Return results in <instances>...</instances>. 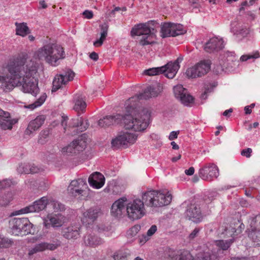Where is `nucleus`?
Here are the masks:
<instances>
[{"label":"nucleus","instance_id":"8","mask_svg":"<svg viewBox=\"0 0 260 260\" xmlns=\"http://www.w3.org/2000/svg\"><path fill=\"white\" fill-rule=\"evenodd\" d=\"M11 232L15 235L31 233L32 224L26 218H14L9 221Z\"/></svg>","mask_w":260,"mask_h":260},{"label":"nucleus","instance_id":"3","mask_svg":"<svg viewBox=\"0 0 260 260\" xmlns=\"http://www.w3.org/2000/svg\"><path fill=\"white\" fill-rule=\"evenodd\" d=\"M158 27L159 23L154 20L139 23L132 28L131 35L132 37L136 36L139 37L138 43L141 46L152 45L155 42L152 39L155 36L156 28Z\"/></svg>","mask_w":260,"mask_h":260},{"label":"nucleus","instance_id":"28","mask_svg":"<svg viewBox=\"0 0 260 260\" xmlns=\"http://www.w3.org/2000/svg\"><path fill=\"white\" fill-rule=\"evenodd\" d=\"M80 228L78 225H72L64 228L62 232L63 237L67 239H77L79 237Z\"/></svg>","mask_w":260,"mask_h":260},{"label":"nucleus","instance_id":"64","mask_svg":"<svg viewBox=\"0 0 260 260\" xmlns=\"http://www.w3.org/2000/svg\"><path fill=\"white\" fill-rule=\"evenodd\" d=\"M178 133L176 132L173 131L172 132L169 137V138L170 140H173L177 138Z\"/></svg>","mask_w":260,"mask_h":260},{"label":"nucleus","instance_id":"12","mask_svg":"<svg viewBox=\"0 0 260 260\" xmlns=\"http://www.w3.org/2000/svg\"><path fill=\"white\" fill-rule=\"evenodd\" d=\"M186 32L183 26L180 24L171 22L161 23L160 28V36L164 38L169 37H176Z\"/></svg>","mask_w":260,"mask_h":260},{"label":"nucleus","instance_id":"27","mask_svg":"<svg viewBox=\"0 0 260 260\" xmlns=\"http://www.w3.org/2000/svg\"><path fill=\"white\" fill-rule=\"evenodd\" d=\"M234 242V238L226 240H219L215 241L214 242L215 246H216L217 248L216 251V254H219L220 257L222 256L223 251L228 250Z\"/></svg>","mask_w":260,"mask_h":260},{"label":"nucleus","instance_id":"26","mask_svg":"<svg viewBox=\"0 0 260 260\" xmlns=\"http://www.w3.org/2000/svg\"><path fill=\"white\" fill-rule=\"evenodd\" d=\"M15 119H11L9 113L5 112L3 116L0 117V127L3 129H11L12 126L17 123Z\"/></svg>","mask_w":260,"mask_h":260},{"label":"nucleus","instance_id":"32","mask_svg":"<svg viewBox=\"0 0 260 260\" xmlns=\"http://www.w3.org/2000/svg\"><path fill=\"white\" fill-rule=\"evenodd\" d=\"M18 170L19 171H21L22 173L25 174L38 173L43 171V169L39 168L34 165H21L19 166Z\"/></svg>","mask_w":260,"mask_h":260},{"label":"nucleus","instance_id":"48","mask_svg":"<svg viewBox=\"0 0 260 260\" xmlns=\"http://www.w3.org/2000/svg\"><path fill=\"white\" fill-rule=\"evenodd\" d=\"M235 54L234 52L226 51L223 54V57L226 58L228 61H233L235 59Z\"/></svg>","mask_w":260,"mask_h":260},{"label":"nucleus","instance_id":"52","mask_svg":"<svg viewBox=\"0 0 260 260\" xmlns=\"http://www.w3.org/2000/svg\"><path fill=\"white\" fill-rule=\"evenodd\" d=\"M252 152V149L250 148H248L247 149H243L241 151V154L242 156H246L247 158H249L251 156Z\"/></svg>","mask_w":260,"mask_h":260},{"label":"nucleus","instance_id":"7","mask_svg":"<svg viewBox=\"0 0 260 260\" xmlns=\"http://www.w3.org/2000/svg\"><path fill=\"white\" fill-rule=\"evenodd\" d=\"M183 60L182 57H179L174 62L170 61L160 67L152 68L144 71L145 74L148 76H154L164 74L169 79L173 78L180 68L179 63Z\"/></svg>","mask_w":260,"mask_h":260},{"label":"nucleus","instance_id":"37","mask_svg":"<svg viewBox=\"0 0 260 260\" xmlns=\"http://www.w3.org/2000/svg\"><path fill=\"white\" fill-rule=\"evenodd\" d=\"M13 194L11 192H8L0 196V208L6 207L12 201Z\"/></svg>","mask_w":260,"mask_h":260},{"label":"nucleus","instance_id":"61","mask_svg":"<svg viewBox=\"0 0 260 260\" xmlns=\"http://www.w3.org/2000/svg\"><path fill=\"white\" fill-rule=\"evenodd\" d=\"M239 228H240V229H239H239H235V228H232V232H233V233H236V234H239V233H241V231H242V230H243V229H244V225L243 224L241 223V224L239 225Z\"/></svg>","mask_w":260,"mask_h":260},{"label":"nucleus","instance_id":"39","mask_svg":"<svg viewBox=\"0 0 260 260\" xmlns=\"http://www.w3.org/2000/svg\"><path fill=\"white\" fill-rule=\"evenodd\" d=\"M60 241L58 240L53 241L52 243H48L45 242L41 243V244L43 245L42 246L43 250H45L46 249H49L50 250H55L60 245Z\"/></svg>","mask_w":260,"mask_h":260},{"label":"nucleus","instance_id":"47","mask_svg":"<svg viewBox=\"0 0 260 260\" xmlns=\"http://www.w3.org/2000/svg\"><path fill=\"white\" fill-rule=\"evenodd\" d=\"M43 245L41 244V243L35 245L34 248H32L29 250L28 255H31L38 252L43 251L42 248Z\"/></svg>","mask_w":260,"mask_h":260},{"label":"nucleus","instance_id":"20","mask_svg":"<svg viewBox=\"0 0 260 260\" xmlns=\"http://www.w3.org/2000/svg\"><path fill=\"white\" fill-rule=\"evenodd\" d=\"M224 47L222 39L216 37L210 39L204 45L205 51L208 53H215L220 50Z\"/></svg>","mask_w":260,"mask_h":260},{"label":"nucleus","instance_id":"49","mask_svg":"<svg viewBox=\"0 0 260 260\" xmlns=\"http://www.w3.org/2000/svg\"><path fill=\"white\" fill-rule=\"evenodd\" d=\"M259 57L258 52L255 53L253 55H243L240 57V60L242 61H245L250 58H257Z\"/></svg>","mask_w":260,"mask_h":260},{"label":"nucleus","instance_id":"43","mask_svg":"<svg viewBox=\"0 0 260 260\" xmlns=\"http://www.w3.org/2000/svg\"><path fill=\"white\" fill-rule=\"evenodd\" d=\"M251 219L250 226L252 227L253 229L260 231V214L252 217Z\"/></svg>","mask_w":260,"mask_h":260},{"label":"nucleus","instance_id":"17","mask_svg":"<svg viewBox=\"0 0 260 260\" xmlns=\"http://www.w3.org/2000/svg\"><path fill=\"white\" fill-rule=\"evenodd\" d=\"M174 95L182 104L185 106H189L193 102V98L188 93L187 90L184 88L182 85H177L173 88Z\"/></svg>","mask_w":260,"mask_h":260},{"label":"nucleus","instance_id":"1","mask_svg":"<svg viewBox=\"0 0 260 260\" xmlns=\"http://www.w3.org/2000/svg\"><path fill=\"white\" fill-rule=\"evenodd\" d=\"M17 65L18 70L16 71V75H18L17 76L19 83L15 85V87H21L23 92L36 96L39 92L38 80L36 78L38 63L31 59L17 57Z\"/></svg>","mask_w":260,"mask_h":260},{"label":"nucleus","instance_id":"62","mask_svg":"<svg viewBox=\"0 0 260 260\" xmlns=\"http://www.w3.org/2000/svg\"><path fill=\"white\" fill-rule=\"evenodd\" d=\"M89 57L90 59H91L92 60H94V61H96L98 60V58H99V55L98 53H96V52H91L90 55H89Z\"/></svg>","mask_w":260,"mask_h":260},{"label":"nucleus","instance_id":"36","mask_svg":"<svg viewBox=\"0 0 260 260\" xmlns=\"http://www.w3.org/2000/svg\"><path fill=\"white\" fill-rule=\"evenodd\" d=\"M47 218L49 221L48 224H51L53 227H60L63 223L60 215H48Z\"/></svg>","mask_w":260,"mask_h":260},{"label":"nucleus","instance_id":"15","mask_svg":"<svg viewBox=\"0 0 260 260\" xmlns=\"http://www.w3.org/2000/svg\"><path fill=\"white\" fill-rule=\"evenodd\" d=\"M199 176L204 180L211 181L219 176V170L214 164L205 165L199 171Z\"/></svg>","mask_w":260,"mask_h":260},{"label":"nucleus","instance_id":"41","mask_svg":"<svg viewBox=\"0 0 260 260\" xmlns=\"http://www.w3.org/2000/svg\"><path fill=\"white\" fill-rule=\"evenodd\" d=\"M186 76L189 78H194L200 77L196 66L188 68L186 71Z\"/></svg>","mask_w":260,"mask_h":260},{"label":"nucleus","instance_id":"21","mask_svg":"<svg viewBox=\"0 0 260 260\" xmlns=\"http://www.w3.org/2000/svg\"><path fill=\"white\" fill-rule=\"evenodd\" d=\"M126 198H122L115 201L111 207V214L116 218L120 217L125 212V202Z\"/></svg>","mask_w":260,"mask_h":260},{"label":"nucleus","instance_id":"6","mask_svg":"<svg viewBox=\"0 0 260 260\" xmlns=\"http://www.w3.org/2000/svg\"><path fill=\"white\" fill-rule=\"evenodd\" d=\"M145 204L148 207H162L169 205L171 200L170 194L164 193L156 190H150L144 193L142 197Z\"/></svg>","mask_w":260,"mask_h":260},{"label":"nucleus","instance_id":"40","mask_svg":"<svg viewBox=\"0 0 260 260\" xmlns=\"http://www.w3.org/2000/svg\"><path fill=\"white\" fill-rule=\"evenodd\" d=\"M55 212L62 211L65 210V206L58 201L52 200L50 202Z\"/></svg>","mask_w":260,"mask_h":260},{"label":"nucleus","instance_id":"5","mask_svg":"<svg viewBox=\"0 0 260 260\" xmlns=\"http://www.w3.org/2000/svg\"><path fill=\"white\" fill-rule=\"evenodd\" d=\"M17 58L11 60L7 65V70L10 74V78L5 76L0 75V90L5 92H9L13 89L15 85L19 83L18 75H16V71L18 70L17 65Z\"/></svg>","mask_w":260,"mask_h":260},{"label":"nucleus","instance_id":"18","mask_svg":"<svg viewBox=\"0 0 260 260\" xmlns=\"http://www.w3.org/2000/svg\"><path fill=\"white\" fill-rule=\"evenodd\" d=\"M185 216L186 218L195 223H199L203 219L200 208L196 204H190L187 206Z\"/></svg>","mask_w":260,"mask_h":260},{"label":"nucleus","instance_id":"42","mask_svg":"<svg viewBox=\"0 0 260 260\" xmlns=\"http://www.w3.org/2000/svg\"><path fill=\"white\" fill-rule=\"evenodd\" d=\"M141 229L140 225L137 224L135 225L131 229H129L127 233V237L128 238H131L137 236V234Z\"/></svg>","mask_w":260,"mask_h":260},{"label":"nucleus","instance_id":"23","mask_svg":"<svg viewBox=\"0 0 260 260\" xmlns=\"http://www.w3.org/2000/svg\"><path fill=\"white\" fill-rule=\"evenodd\" d=\"M105 181L104 176L98 172L92 174L88 178L89 185L97 189L101 188L104 185Z\"/></svg>","mask_w":260,"mask_h":260},{"label":"nucleus","instance_id":"44","mask_svg":"<svg viewBox=\"0 0 260 260\" xmlns=\"http://www.w3.org/2000/svg\"><path fill=\"white\" fill-rule=\"evenodd\" d=\"M50 134V133L49 129L41 131L40 134L38 142L42 144H44L46 142V139L48 138Z\"/></svg>","mask_w":260,"mask_h":260},{"label":"nucleus","instance_id":"50","mask_svg":"<svg viewBox=\"0 0 260 260\" xmlns=\"http://www.w3.org/2000/svg\"><path fill=\"white\" fill-rule=\"evenodd\" d=\"M201 231V228L197 227L188 236L189 240H193L195 238L198 236L199 233Z\"/></svg>","mask_w":260,"mask_h":260},{"label":"nucleus","instance_id":"59","mask_svg":"<svg viewBox=\"0 0 260 260\" xmlns=\"http://www.w3.org/2000/svg\"><path fill=\"white\" fill-rule=\"evenodd\" d=\"M248 32V30L246 28H243L237 31V35H241L243 37H245Z\"/></svg>","mask_w":260,"mask_h":260},{"label":"nucleus","instance_id":"16","mask_svg":"<svg viewBox=\"0 0 260 260\" xmlns=\"http://www.w3.org/2000/svg\"><path fill=\"white\" fill-rule=\"evenodd\" d=\"M88 186L85 179L80 178L71 181L68 186V191L74 197L83 196Z\"/></svg>","mask_w":260,"mask_h":260},{"label":"nucleus","instance_id":"14","mask_svg":"<svg viewBox=\"0 0 260 260\" xmlns=\"http://www.w3.org/2000/svg\"><path fill=\"white\" fill-rule=\"evenodd\" d=\"M74 76L75 73L70 69H67L61 74L56 75L53 81L52 92H55L68 82L72 80Z\"/></svg>","mask_w":260,"mask_h":260},{"label":"nucleus","instance_id":"51","mask_svg":"<svg viewBox=\"0 0 260 260\" xmlns=\"http://www.w3.org/2000/svg\"><path fill=\"white\" fill-rule=\"evenodd\" d=\"M101 29V35L102 36V38H106L107 36V32L108 29V25L106 23L100 25Z\"/></svg>","mask_w":260,"mask_h":260},{"label":"nucleus","instance_id":"31","mask_svg":"<svg viewBox=\"0 0 260 260\" xmlns=\"http://www.w3.org/2000/svg\"><path fill=\"white\" fill-rule=\"evenodd\" d=\"M15 25L16 26L15 31L16 35L24 37L30 33V29L27 26L26 23H18L16 22Z\"/></svg>","mask_w":260,"mask_h":260},{"label":"nucleus","instance_id":"29","mask_svg":"<svg viewBox=\"0 0 260 260\" xmlns=\"http://www.w3.org/2000/svg\"><path fill=\"white\" fill-rule=\"evenodd\" d=\"M89 125L87 120H84L82 117L72 119L69 122V126L78 127L80 132H83L87 129Z\"/></svg>","mask_w":260,"mask_h":260},{"label":"nucleus","instance_id":"22","mask_svg":"<svg viewBox=\"0 0 260 260\" xmlns=\"http://www.w3.org/2000/svg\"><path fill=\"white\" fill-rule=\"evenodd\" d=\"M161 92V87L159 85L148 86L142 93L138 95L139 100H147L152 97L157 96Z\"/></svg>","mask_w":260,"mask_h":260},{"label":"nucleus","instance_id":"57","mask_svg":"<svg viewBox=\"0 0 260 260\" xmlns=\"http://www.w3.org/2000/svg\"><path fill=\"white\" fill-rule=\"evenodd\" d=\"M68 117L65 116H62L61 117V124L63 127V129L64 130V132L67 130V120H68Z\"/></svg>","mask_w":260,"mask_h":260},{"label":"nucleus","instance_id":"13","mask_svg":"<svg viewBox=\"0 0 260 260\" xmlns=\"http://www.w3.org/2000/svg\"><path fill=\"white\" fill-rule=\"evenodd\" d=\"M48 203L47 198L43 197L34 202L32 204L15 211L13 215H16L28 213L39 212L45 209Z\"/></svg>","mask_w":260,"mask_h":260},{"label":"nucleus","instance_id":"4","mask_svg":"<svg viewBox=\"0 0 260 260\" xmlns=\"http://www.w3.org/2000/svg\"><path fill=\"white\" fill-rule=\"evenodd\" d=\"M63 48L57 44H48L39 49L34 54V58L46 61L51 66H56L58 61L65 57Z\"/></svg>","mask_w":260,"mask_h":260},{"label":"nucleus","instance_id":"53","mask_svg":"<svg viewBox=\"0 0 260 260\" xmlns=\"http://www.w3.org/2000/svg\"><path fill=\"white\" fill-rule=\"evenodd\" d=\"M210 86H211L210 88L207 87V88H205V90L204 92L201 94V98L202 99H203V100L206 99L207 98V93L211 92L212 89L213 87H215L216 85H215L214 86L210 85Z\"/></svg>","mask_w":260,"mask_h":260},{"label":"nucleus","instance_id":"35","mask_svg":"<svg viewBox=\"0 0 260 260\" xmlns=\"http://www.w3.org/2000/svg\"><path fill=\"white\" fill-rule=\"evenodd\" d=\"M248 237L256 245L260 244V231L253 229L252 227L250 226L248 229Z\"/></svg>","mask_w":260,"mask_h":260},{"label":"nucleus","instance_id":"33","mask_svg":"<svg viewBox=\"0 0 260 260\" xmlns=\"http://www.w3.org/2000/svg\"><path fill=\"white\" fill-rule=\"evenodd\" d=\"M84 243L86 246H95L102 243L101 239L91 234L87 235L84 237Z\"/></svg>","mask_w":260,"mask_h":260},{"label":"nucleus","instance_id":"46","mask_svg":"<svg viewBox=\"0 0 260 260\" xmlns=\"http://www.w3.org/2000/svg\"><path fill=\"white\" fill-rule=\"evenodd\" d=\"M178 260H193V256L187 250L181 252Z\"/></svg>","mask_w":260,"mask_h":260},{"label":"nucleus","instance_id":"58","mask_svg":"<svg viewBox=\"0 0 260 260\" xmlns=\"http://www.w3.org/2000/svg\"><path fill=\"white\" fill-rule=\"evenodd\" d=\"M83 15L87 19H91L93 17V13L91 11L85 10L83 12Z\"/></svg>","mask_w":260,"mask_h":260},{"label":"nucleus","instance_id":"45","mask_svg":"<svg viewBox=\"0 0 260 260\" xmlns=\"http://www.w3.org/2000/svg\"><path fill=\"white\" fill-rule=\"evenodd\" d=\"M15 184V182L12 181L11 180L7 179H4L2 181H0V190L11 187V185H14Z\"/></svg>","mask_w":260,"mask_h":260},{"label":"nucleus","instance_id":"56","mask_svg":"<svg viewBox=\"0 0 260 260\" xmlns=\"http://www.w3.org/2000/svg\"><path fill=\"white\" fill-rule=\"evenodd\" d=\"M105 39L106 38H102V36L101 35L100 38L98 39L93 43V45L95 47H99L102 46Z\"/></svg>","mask_w":260,"mask_h":260},{"label":"nucleus","instance_id":"25","mask_svg":"<svg viewBox=\"0 0 260 260\" xmlns=\"http://www.w3.org/2000/svg\"><path fill=\"white\" fill-rule=\"evenodd\" d=\"M45 117L44 115H39L34 120L30 121L25 130L26 135H30L34 131L38 130L44 123Z\"/></svg>","mask_w":260,"mask_h":260},{"label":"nucleus","instance_id":"60","mask_svg":"<svg viewBox=\"0 0 260 260\" xmlns=\"http://www.w3.org/2000/svg\"><path fill=\"white\" fill-rule=\"evenodd\" d=\"M226 65L225 63L223 64V66H221V64L220 66L217 65L216 67L214 68L215 72L217 73H219L222 72L224 70V67H226Z\"/></svg>","mask_w":260,"mask_h":260},{"label":"nucleus","instance_id":"11","mask_svg":"<svg viewBox=\"0 0 260 260\" xmlns=\"http://www.w3.org/2000/svg\"><path fill=\"white\" fill-rule=\"evenodd\" d=\"M87 142L85 140V134L73 140L68 146L63 147L61 152L63 155H72L82 151L85 149Z\"/></svg>","mask_w":260,"mask_h":260},{"label":"nucleus","instance_id":"10","mask_svg":"<svg viewBox=\"0 0 260 260\" xmlns=\"http://www.w3.org/2000/svg\"><path fill=\"white\" fill-rule=\"evenodd\" d=\"M137 139V135L127 131L121 132L111 141L112 148L119 149L121 147L126 148L128 145L134 144Z\"/></svg>","mask_w":260,"mask_h":260},{"label":"nucleus","instance_id":"55","mask_svg":"<svg viewBox=\"0 0 260 260\" xmlns=\"http://www.w3.org/2000/svg\"><path fill=\"white\" fill-rule=\"evenodd\" d=\"M157 230V226L155 225H152L148 230L147 234L148 236L153 235Z\"/></svg>","mask_w":260,"mask_h":260},{"label":"nucleus","instance_id":"63","mask_svg":"<svg viewBox=\"0 0 260 260\" xmlns=\"http://www.w3.org/2000/svg\"><path fill=\"white\" fill-rule=\"evenodd\" d=\"M194 172V169L192 167H190L188 169L185 170V173L187 175H189V176L192 175L193 174Z\"/></svg>","mask_w":260,"mask_h":260},{"label":"nucleus","instance_id":"19","mask_svg":"<svg viewBox=\"0 0 260 260\" xmlns=\"http://www.w3.org/2000/svg\"><path fill=\"white\" fill-rule=\"evenodd\" d=\"M101 215V209L98 207H93L84 212L82 221L83 224L89 225L92 224Z\"/></svg>","mask_w":260,"mask_h":260},{"label":"nucleus","instance_id":"30","mask_svg":"<svg viewBox=\"0 0 260 260\" xmlns=\"http://www.w3.org/2000/svg\"><path fill=\"white\" fill-rule=\"evenodd\" d=\"M211 61L210 60H203L196 64L199 76L206 74L210 70Z\"/></svg>","mask_w":260,"mask_h":260},{"label":"nucleus","instance_id":"24","mask_svg":"<svg viewBox=\"0 0 260 260\" xmlns=\"http://www.w3.org/2000/svg\"><path fill=\"white\" fill-rule=\"evenodd\" d=\"M73 101L74 103L73 109L78 113L79 116L80 112H84L87 106L85 97L82 94L77 93L75 95Z\"/></svg>","mask_w":260,"mask_h":260},{"label":"nucleus","instance_id":"9","mask_svg":"<svg viewBox=\"0 0 260 260\" xmlns=\"http://www.w3.org/2000/svg\"><path fill=\"white\" fill-rule=\"evenodd\" d=\"M143 200L135 199L126 205V211L128 217L133 220H137L143 217L146 214V209Z\"/></svg>","mask_w":260,"mask_h":260},{"label":"nucleus","instance_id":"2","mask_svg":"<svg viewBox=\"0 0 260 260\" xmlns=\"http://www.w3.org/2000/svg\"><path fill=\"white\" fill-rule=\"evenodd\" d=\"M150 117V114L148 110L143 108L135 116L132 114H126L123 116L119 114L106 116L99 120L98 125L100 127L109 126L118 124L123 120L126 129L141 132L145 130L148 126Z\"/></svg>","mask_w":260,"mask_h":260},{"label":"nucleus","instance_id":"38","mask_svg":"<svg viewBox=\"0 0 260 260\" xmlns=\"http://www.w3.org/2000/svg\"><path fill=\"white\" fill-rule=\"evenodd\" d=\"M47 95L46 93H43L37 100H36L34 103L29 104L27 106H25V107L26 108L30 109L31 110H34L35 108L41 106L45 101L46 99Z\"/></svg>","mask_w":260,"mask_h":260},{"label":"nucleus","instance_id":"34","mask_svg":"<svg viewBox=\"0 0 260 260\" xmlns=\"http://www.w3.org/2000/svg\"><path fill=\"white\" fill-rule=\"evenodd\" d=\"M219 257L220 255L219 254H216L215 249L212 251V254L209 252H204L199 253L197 255L198 260H216Z\"/></svg>","mask_w":260,"mask_h":260},{"label":"nucleus","instance_id":"54","mask_svg":"<svg viewBox=\"0 0 260 260\" xmlns=\"http://www.w3.org/2000/svg\"><path fill=\"white\" fill-rule=\"evenodd\" d=\"M113 258L114 260H126V256L122 253H117L114 255Z\"/></svg>","mask_w":260,"mask_h":260}]
</instances>
